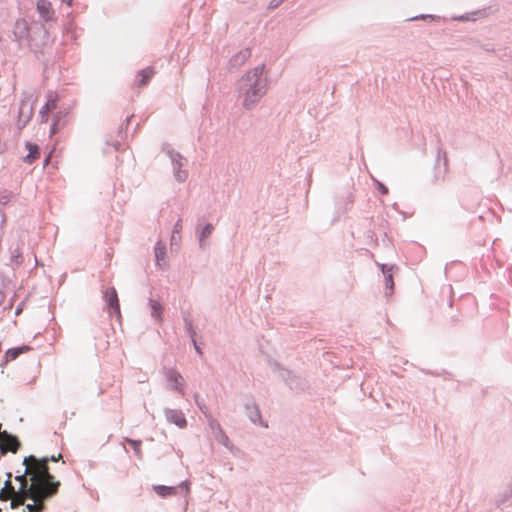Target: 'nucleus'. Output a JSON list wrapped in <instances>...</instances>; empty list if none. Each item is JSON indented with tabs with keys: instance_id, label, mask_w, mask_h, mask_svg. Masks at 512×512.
Segmentation results:
<instances>
[{
	"instance_id": "423d86ee",
	"label": "nucleus",
	"mask_w": 512,
	"mask_h": 512,
	"mask_svg": "<svg viewBox=\"0 0 512 512\" xmlns=\"http://www.w3.org/2000/svg\"><path fill=\"white\" fill-rule=\"evenodd\" d=\"M162 151L168 156L171 161L173 175L178 182H184L188 177V172L182 170L187 160L179 152L175 151L170 144H165Z\"/></svg>"
},
{
	"instance_id": "49530a36",
	"label": "nucleus",
	"mask_w": 512,
	"mask_h": 512,
	"mask_svg": "<svg viewBox=\"0 0 512 512\" xmlns=\"http://www.w3.org/2000/svg\"><path fill=\"white\" fill-rule=\"evenodd\" d=\"M107 145H112V146L115 148V150H117V151H118V150H120V148H121V146H122V145H121V142H120V141H118V140L113 141L112 143L107 142Z\"/></svg>"
},
{
	"instance_id": "bb28decb",
	"label": "nucleus",
	"mask_w": 512,
	"mask_h": 512,
	"mask_svg": "<svg viewBox=\"0 0 512 512\" xmlns=\"http://www.w3.org/2000/svg\"><path fill=\"white\" fill-rule=\"evenodd\" d=\"M149 306H150V310H151V316L153 318H157L158 320H163L162 319V314H163L162 304L159 301L154 300L153 298H150Z\"/></svg>"
},
{
	"instance_id": "37998d69",
	"label": "nucleus",
	"mask_w": 512,
	"mask_h": 512,
	"mask_svg": "<svg viewBox=\"0 0 512 512\" xmlns=\"http://www.w3.org/2000/svg\"><path fill=\"white\" fill-rule=\"evenodd\" d=\"M4 490H12L14 491V487H13V484H12V480L10 479H6L5 482H4V486H3Z\"/></svg>"
},
{
	"instance_id": "39448f33",
	"label": "nucleus",
	"mask_w": 512,
	"mask_h": 512,
	"mask_svg": "<svg viewBox=\"0 0 512 512\" xmlns=\"http://www.w3.org/2000/svg\"><path fill=\"white\" fill-rule=\"evenodd\" d=\"M30 463L33 466V471L29 475H36L39 480H42L46 492L48 494L51 493V498H53L58 493L61 482L56 480L55 476L50 473L48 464Z\"/></svg>"
},
{
	"instance_id": "e433bc0d",
	"label": "nucleus",
	"mask_w": 512,
	"mask_h": 512,
	"mask_svg": "<svg viewBox=\"0 0 512 512\" xmlns=\"http://www.w3.org/2000/svg\"><path fill=\"white\" fill-rule=\"evenodd\" d=\"M375 183H376L377 190L379 191L380 194H382V195L388 194V188L384 183H382L378 180H375Z\"/></svg>"
},
{
	"instance_id": "3c124183",
	"label": "nucleus",
	"mask_w": 512,
	"mask_h": 512,
	"mask_svg": "<svg viewBox=\"0 0 512 512\" xmlns=\"http://www.w3.org/2000/svg\"><path fill=\"white\" fill-rule=\"evenodd\" d=\"M105 323L108 324L109 326H111V328L115 331L116 327L112 321L105 322Z\"/></svg>"
},
{
	"instance_id": "6ab92c4d",
	"label": "nucleus",
	"mask_w": 512,
	"mask_h": 512,
	"mask_svg": "<svg viewBox=\"0 0 512 512\" xmlns=\"http://www.w3.org/2000/svg\"><path fill=\"white\" fill-rule=\"evenodd\" d=\"M152 490L161 498L174 496L178 493L179 486H168L162 484L152 485Z\"/></svg>"
},
{
	"instance_id": "6e6552de",
	"label": "nucleus",
	"mask_w": 512,
	"mask_h": 512,
	"mask_svg": "<svg viewBox=\"0 0 512 512\" xmlns=\"http://www.w3.org/2000/svg\"><path fill=\"white\" fill-rule=\"evenodd\" d=\"M21 448V442L17 435L3 430L0 432V453L6 455L8 452L13 454Z\"/></svg>"
},
{
	"instance_id": "c03bdc74",
	"label": "nucleus",
	"mask_w": 512,
	"mask_h": 512,
	"mask_svg": "<svg viewBox=\"0 0 512 512\" xmlns=\"http://www.w3.org/2000/svg\"><path fill=\"white\" fill-rule=\"evenodd\" d=\"M58 131V120H55L50 126V134L53 135Z\"/></svg>"
},
{
	"instance_id": "79ce46f5",
	"label": "nucleus",
	"mask_w": 512,
	"mask_h": 512,
	"mask_svg": "<svg viewBox=\"0 0 512 512\" xmlns=\"http://www.w3.org/2000/svg\"><path fill=\"white\" fill-rule=\"evenodd\" d=\"M28 121H29V117H27V118H26V119H24V120H22L21 118H19L18 123H17L18 129H19V130L23 129V128L26 126V124L28 123Z\"/></svg>"
},
{
	"instance_id": "5fc2aeb1",
	"label": "nucleus",
	"mask_w": 512,
	"mask_h": 512,
	"mask_svg": "<svg viewBox=\"0 0 512 512\" xmlns=\"http://www.w3.org/2000/svg\"><path fill=\"white\" fill-rule=\"evenodd\" d=\"M63 2H65L67 5H71L72 4V0H62Z\"/></svg>"
},
{
	"instance_id": "ddd939ff",
	"label": "nucleus",
	"mask_w": 512,
	"mask_h": 512,
	"mask_svg": "<svg viewBox=\"0 0 512 512\" xmlns=\"http://www.w3.org/2000/svg\"><path fill=\"white\" fill-rule=\"evenodd\" d=\"M376 265L380 268L381 273L384 276L385 288L389 292H386V295H391L394 290V280H393V272L397 270L398 267L396 265H388L384 263H376Z\"/></svg>"
},
{
	"instance_id": "a211bd4d",
	"label": "nucleus",
	"mask_w": 512,
	"mask_h": 512,
	"mask_svg": "<svg viewBox=\"0 0 512 512\" xmlns=\"http://www.w3.org/2000/svg\"><path fill=\"white\" fill-rule=\"evenodd\" d=\"M166 380L171 384V389L180 394L184 393V380L181 374L175 369H169L166 374Z\"/></svg>"
},
{
	"instance_id": "8fccbe9b",
	"label": "nucleus",
	"mask_w": 512,
	"mask_h": 512,
	"mask_svg": "<svg viewBox=\"0 0 512 512\" xmlns=\"http://www.w3.org/2000/svg\"><path fill=\"white\" fill-rule=\"evenodd\" d=\"M5 298L4 293L0 290V305L2 304L3 300Z\"/></svg>"
},
{
	"instance_id": "0eeeda50",
	"label": "nucleus",
	"mask_w": 512,
	"mask_h": 512,
	"mask_svg": "<svg viewBox=\"0 0 512 512\" xmlns=\"http://www.w3.org/2000/svg\"><path fill=\"white\" fill-rule=\"evenodd\" d=\"M247 401L244 403V412L250 422L256 426L268 428V422L262 419L259 405L256 403L252 395L246 396Z\"/></svg>"
},
{
	"instance_id": "dca6fc26",
	"label": "nucleus",
	"mask_w": 512,
	"mask_h": 512,
	"mask_svg": "<svg viewBox=\"0 0 512 512\" xmlns=\"http://www.w3.org/2000/svg\"><path fill=\"white\" fill-rule=\"evenodd\" d=\"M251 57L250 48H244L234 54L228 61L229 71L238 70Z\"/></svg>"
},
{
	"instance_id": "b1692460",
	"label": "nucleus",
	"mask_w": 512,
	"mask_h": 512,
	"mask_svg": "<svg viewBox=\"0 0 512 512\" xmlns=\"http://www.w3.org/2000/svg\"><path fill=\"white\" fill-rule=\"evenodd\" d=\"M56 107V99L50 97L40 110L41 122L48 121V113Z\"/></svg>"
},
{
	"instance_id": "603ef678",
	"label": "nucleus",
	"mask_w": 512,
	"mask_h": 512,
	"mask_svg": "<svg viewBox=\"0 0 512 512\" xmlns=\"http://www.w3.org/2000/svg\"><path fill=\"white\" fill-rule=\"evenodd\" d=\"M115 324H116L120 329H122V324H123V322L117 321V322H115Z\"/></svg>"
},
{
	"instance_id": "1a4fd4ad",
	"label": "nucleus",
	"mask_w": 512,
	"mask_h": 512,
	"mask_svg": "<svg viewBox=\"0 0 512 512\" xmlns=\"http://www.w3.org/2000/svg\"><path fill=\"white\" fill-rule=\"evenodd\" d=\"M103 299L105 301V306L108 310L109 315L115 316L117 320H121V310H120V303L118 298V293L114 287H109L104 293H103Z\"/></svg>"
},
{
	"instance_id": "f704fd0d",
	"label": "nucleus",
	"mask_w": 512,
	"mask_h": 512,
	"mask_svg": "<svg viewBox=\"0 0 512 512\" xmlns=\"http://www.w3.org/2000/svg\"><path fill=\"white\" fill-rule=\"evenodd\" d=\"M25 466V469L22 473H20V471H17V474L15 475V480L20 482V484L24 483V480L26 477L29 478V467H28V462L26 463Z\"/></svg>"
},
{
	"instance_id": "393cba45",
	"label": "nucleus",
	"mask_w": 512,
	"mask_h": 512,
	"mask_svg": "<svg viewBox=\"0 0 512 512\" xmlns=\"http://www.w3.org/2000/svg\"><path fill=\"white\" fill-rule=\"evenodd\" d=\"M123 442L128 444L132 448L135 456L138 459H142V450H141L142 441L140 439H133V438L125 437L123 439Z\"/></svg>"
},
{
	"instance_id": "7c9ffc66",
	"label": "nucleus",
	"mask_w": 512,
	"mask_h": 512,
	"mask_svg": "<svg viewBox=\"0 0 512 512\" xmlns=\"http://www.w3.org/2000/svg\"><path fill=\"white\" fill-rule=\"evenodd\" d=\"M213 230H214V226L211 223H207L203 226L201 231L197 234L198 241H199L201 247H202L203 241L212 234Z\"/></svg>"
},
{
	"instance_id": "4c0bfd02",
	"label": "nucleus",
	"mask_w": 512,
	"mask_h": 512,
	"mask_svg": "<svg viewBox=\"0 0 512 512\" xmlns=\"http://www.w3.org/2000/svg\"><path fill=\"white\" fill-rule=\"evenodd\" d=\"M388 223L386 221H383V223L380 225V227L383 228V230H385V225H387ZM382 242L384 243V245L388 246L391 244V239L388 237L387 235V232L384 231L383 232V239H382Z\"/></svg>"
},
{
	"instance_id": "a19ab883",
	"label": "nucleus",
	"mask_w": 512,
	"mask_h": 512,
	"mask_svg": "<svg viewBox=\"0 0 512 512\" xmlns=\"http://www.w3.org/2000/svg\"><path fill=\"white\" fill-rule=\"evenodd\" d=\"M284 0H271L268 4V9L277 8Z\"/></svg>"
},
{
	"instance_id": "de8ad7c7",
	"label": "nucleus",
	"mask_w": 512,
	"mask_h": 512,
	"mask_svg": "<svg viewBox=\"0 0 512 512\" xmlns=\"http://www.w3.org/2000/svg\"><path fill=\"white\" fill-rule=\"evenodd\" d=\"M182 229V224H181V220H178L175 225H174V229H173V232H179L180 230Z\"/></svg>"
},
{
	"instance_id": "7ed1b4c3",
	"label": "nucleus",
	"mask_w": 512,
	"mask_h": 512,
	"mask_svg": "<svg viewBox=\"0 0 512 512\" xmlns=\"http://www.w3.org/2000/svg\"><path fill=\"white\" fill-rule=\"evenodd\" d=\"M29 484H20L17 491H14L16 496L22 500H40L48 501L51 499V493L46 492L43 481L39 480L36 475H29Z\"/></svg>"
},
{
	"instance_id": "20e7f679",
	"label": "nucleus",
	"mask_w": 512,
	"mask_h": 512,
	"mask_svg": "<svg viewBox=\"0 0 512 512\" xmlns=\"http://www.w3.org/2000/svg\"><path fill=\"white\" fill-rule=\"evenodd\" d=\"M50 35L44 25H37L33 29L32 38L29 41L28 48L34 53L37 60L46 63L48 60L45 57L44 49L48 45Z\"/></svg>"
},
{
	"instance_id": "4468645a",
	"label": "nucleus",
	"mask_w": 512,
	"mask_h": 512,
	"mask_svg": "<svg viewBox=\"0 0 512 512\" xmlns=\"http://www.w3.org/2000/svg\"><path fill=\"white\" fill-rule=\"evenodd\" d=\"M164 414L169 423L174 424L180 429L186 428L187 420L185 414L181 410L166 408L164 410Z\"/></svg>"
},
{
	"instance_id": "a878e982",
	"label": "nucleus",
	"mask_w": 512,
	"mask_h": 512,
	"mask_svg": "<svg viewBox=\"0 0 512 512\" xmlns=\"http://www.w3.org/2000/svg\"><path fill=\"white\" fill-rule=\"evenodd\" d=\"M60 326L57 321L49 322L48 325L44 329L46 340L51 339L55 340L59 334Z\"/></svg>"
},
{
	"instance_id": "09e8293b",
	"label": "nucleus",
	"mask_w": 512,
	"mask_h": 512,
	"mask_svg": "<svg viewBox=\"0 0 512 512\" xmlns=\"http://www.w3.org/2000/svg\"><path fill=\"white\" fill-rule=\"evenodd\" d=\"M6 499H7V495L5 493V490H4V488H1V490H0V500L4 501Z\"/></svg>"
},
{
	"instance_id": "72a5a7b5",
	"label": "nucleus",
	"mask_w": 512,
	"mask_h": 512,
	"mask_svg": "<svg viewBox=\"0 0 512 512\" xmlns=\"http://www.w3.org/2000/svg\"><path fill=\"white\" fill-rule=\"evenodd\" d=\"M65 36L69 37L71 40L75 41L77 39L76 28L72 23H68L64 28Z\"/></svg>"
},
{
	"instance_id": "4d7b16f0",
	"label": "nucleus",
	"mask_w": 512,
	"mask_h": 512,
	"mask_svg": "<svg viewBox=\"0 0 512 512\" xmlns=\"http://www.w3.org/2000/svg\"><path fill=\"white\" fill-rule=\"evenodd\" d=\"M48 162H49V156H47V157L45 158V160H44V165H47V164H48Z\"/></svg>"
},
{
	"instance_id": "2eb2a0df",
	"label": "nucleus",
	"mask_w": 512,
	"mask_h": 512,
	"mask_svg": "<svg viewBox=\"0 0 512 512\" xmlns=\"http://www.w3.org/2000/svg\"><path fill=\"white\" fill-rule=\"evenodd\" d=\"M36 10L39 17L46 23L53 21L55 18V11L51 2L48 0H38L36 3Z\"/></svg>"
},
{
	"instance_id": "864d4df0",
	"label": "nucleus",
	"mask_w": 512,
	"mask_h": 512,
	"mask_svg": "<svg viewBox=\"0 0 512 512\" xmlns=\"http://www.w3.org/2000/svg\"><path fill=\"white\" fill-rule=\"evenodd\" d=\"M6 477H7V479L11 480L12 479V473L11 472H7L6 473Z\"/></svg>"
},
{
	"instance_id": "f03ea898",
	"label": "nucleus",
	"mask_w": 512,
	"mask_h": 512,
	"mask_svg": "<svg viewBox=\"0 0 512 512\" xmlns=\"http://www.w3.org/2000/svg\"><path fill=\"white\" fill-rule=\"evenodd\" d=\"M267 365L277 373L279 378L296 394L305 392L309 388V382L306 378L295 374L292 370L284 367L280 362L267 356Z\"/></svg>"
},
{
	"instance_id": "9b49d317",
	"label": "nucleus",
	"mask_w": 512,
	"mask_h": 512,
	"mask_svg": "<svg viewBox=\"0 0 512 512\" xmlns=\"http://www.w3.org/2000/svg\"><path fill=\"white\" fill-rule=\"evenodd\" d=\"M207 425L211 429L215 439L224 447L229 448L231 441L225 431L222 429L220 423L213 417L208 416Z\"/></svg>"
},
{
	"instance_id": "4be33fe9",
	"label": "nucleus",
	"mask_w": 512,
	"mask_h": 512,
	"mask_svg": "<svg viewBox=\"0 0 512 512\" xmlns=\"http://www.w3.org/2000/svg\"><path fill=\"white\" fill-rule=\"evenodd\" d=\"M60 457H61L60 453L57 456L52 455L50 457L44 456V457H40V458L31 454V455L24 457V459L22 461V465H26L27 462H37V463H42V464H48L50 461L57 462L60 459Z\"/></svg>"
},
{
	"instance_id": "cd10ccee",
	"label": "nucleus",
	"mask_w": 512,
	"mask_h": 512,
	"mask_svg": "<svg viewBox=\"0 0 512 512\" xmlns=\"http://www.w3.org/2000/svg\"><path fill=\"white\" fill-rule=\"evenodd\" d=\"M46 502L47 501L36 500L35 502L28 503L25 505L23 512H45L47 509Z\"/></svg>"
},
{
	"instance_id": "aec40b11",
	"label": "nucleus",
	"mask_w": 512,
	"mask_h": 512,
	"mask_svg": "<svg viewBox=\"0 0 512 512\" xmlns=\"http://www.w3.org/2000/svg\"><path fill=\"white\" fill-rule=\"evenodd\" d=\"M25 148L28 150V153L23 158L24 162H26L28 164L34 163L40 157L39 146L36 143L26 141Z\"/></svg>"
},
{
	"instance_id": "13d9d810",
	"label": "nucleus",
	"mask_w": 512,
	"mask_h": 512,
	"mask_svg": "<svg viewBox=\"0 0 512 512\" xmlns=\"http://www.w3.org/2000/svg\"><path fill=\"white\" fill-rule=\"evenodd\" d=\"M131 117H132V116H128V117L126 118V122H127V123H129V122H130Z\"/></svg>"
},
{
	"instance_id": "f257e3e1",
	"label": "nucleus",
	"mask_w": 512,
	"mask_h": 512,
	"mask_svg": "<svg viewBox=\"0 0 512 512\" xmlns=\"http://www.w3.org/2000/svg\"><path fill=\"white\" fill-rule=\"evenodd\" d=\"M265 65L260 64L245 72L238 81V96L242 97V107L253 110L267 93L268 80L263 78Z\"/></svg>"
},
{
	"instance_id": "f3484780",
	"label": "nucleus",
	"mask_w": 512,
	"mask_h": 512,
	"mask_svg": "<svg viewBox=\"0 0 512 512\" xmlns=\"http://www.w3.org/2000/svg\"><path fill=\"white\" fill-rule=\"evenodd\" d=\"M30 349H31V347L26 344H22V345H19L16 347H11V348L7 349L4 353L2 360L0 361V366L4 367L9 362L17 359L19 357V355L29 351Z\"/></svg>"
},
{
	"instance_id": "ea45409f",
	"label": "nucleus",
	"mask_w": 512,
	"mask_h": 512,
	"mask_svg": "<svg viewBox=\"0 0 512 512\" xmlns=\"http://www.w3.org/2000/svg\"><path fill=\"white\" fill-rule=\"evenodd\" d=\"M22 499H12L10 501V508L11 509H17L22 504Z\"/></svg>"
},
{
	"instance_id": "2f4dec72",
	"label": "nucleus",
	"mask_w": 512,
	"mask_h": 512,
	"mask_svg": "<svg viewBox=\"0 0 512 512\" xmlns=\"http://www.w3.org/2000/svg\"><path fill=\"white\" fill-rule=\"evenodd\" d=\"M441 17L434 14H418L413 17L407 18L406 21H439Z\"/></svg>"
},
{
	"instance_id": "a18cd8bd",
	"label": "nucleus",
	"mask_w": 512,
	"mask_h": 512,
	"mask_svg": "<svg viewBox=\"0 0 512 512\" xmlns=\"http://www.w3.org/2000/svg\"><path fill=\"white\" fill-rule=\"evenodd\" d=\"M9 201V196L6 192L0 193V203L6 204Z\"/></svg>"
},
{
	"instance_id": "c9c22d12",
	"label": "nucleus",
	"mask_w": 512,
	"mask_h": 512,
	"mask_svg": "<svg viewBox=\"0 0 512 512\" xmlns=\"http://www.w3.org/2000/svg\"><path fill=\"white\" fill-rule=\"evenodd\" d=\"M154 254H155L156 263L160 264V261L163 260L165 257L166 248L164 246L163 247H155Z\"/></svg>"
},
{
	"instance_id": "473e14b6",
	"label": "nucleus",
	"mask_w": 512,
	"mask_h": 512,
	"mask_svg": "<svg viewBox=\"0 0 512 512\" xmlns=\"http://www.w3.org/2000/svg\"><path fill=\"white\" fill-rule=\"evenodd\" d=\"M10 260L17 266H20L22 264L23 256L19 248H16L11 252Z\"/></svg>"
},
{
	"instance_id": "412c9836",
	"label": "nucleus",
	"mask_w": 512,
	"mask_h": 512,
	"mask_svg": "<svg viewBox=\"0 0 512 512\" xmlns=\"http://www.w3.org/2000/svg\"><path fill=\"white\" fill-rule=\"evenodd\" d=\"M155 70L152 67H146L144 69H141L137 73V79L136 84L138 86H146L152 76L154 75Z\"/></svg>"
},
{
	"instance_id": "c85d7f7f",
	"label": "nucleus",
	"mask_w": 512,
	"mask_h": 512,
	"mask_svg": "<svg viewBox=\"0 0 512 512\" xmlns=\"http://www.w3.org/2000/svg\"><path fill=\"white\" fill-rule=\"evenodd\" d=\"M194 400H195V404L197 405L198 409L205 416L206 420H208V416H212V414L210 413L209 408L206 405L204 398H202L199 394H195Z\"/></svg>"
},
{
	"instance_id": "5701e85b",
	"label": "nucleus",
	"mask_w": 512,
	"mask_h": 512,
	"mask_svg": "<svg viewBox=\"0 0 512 512\" xmlns=\"http://www.w3.org/2000/svg\"><path fill=\"white\" fill-rule=\"evenodd\" d=\"M485 13V10H476L469 13H464L461 15H453L451 16L452 21L466 22V21H475L477 16H481Z\"/></svg>"
},
{
	"instance_id": "6e6d98bb",
	"label": "nucleus",
	"mask_w": 512,
	"mask_h": 512,
	"mask_svg": "<svg viewBox=\"0 0 512 512\" xmlns=\"http://www.w3.org/2000/svg\"><path fill=\"white\" fill-rule=\"evenodd\" d=\"M20 310H21V308H20V306H18V307L16 308V310H15V315H18V313L20 312Z\"/></svg>"
},
{
	"instance_id": "f8f14e48",
	"label": "nucleus",
	"mask_w": 512,
	"mask_h": 512,
	"mask_svg": "<svg viewBox=\"0 0 512 512\" xmlns=\"http://www.w3.org/2000/svg\"><path fill=\"white\" fill-rule=\"evenodd\" d=\"M195 322H184V329L186 334L189 336L190 341L194 347L195 352L199 355H203V342L201 341L202 336L198 334L197 327L194 325Z\"/></svg>"
},
{
	"instance_id": "c756f323",
	"label": "nucleus",
	"mask_w": 512,
	"mask_h": 512,
	"mask_svg": "<svg viewBox=\"0 0 512 512\" xmlns=\"http://www.w3.org/2000/svg\"><path fill=\"white\" fill-rule=\"evenodd\" d=\"M421 371L426 375H431L435 377H443L444 380H451L453 375L449 371L442 369L441 371L438 370H430V369H421Z\"/></svg>"
},
{
	"instance_id": "58836bf2",
	"label": "nucleus",
	"mask_w": 512,
	"mask_h": 512,
	"mask_svg": "<svg viewBox=\"0 0 512 512\" xmlns=\"http://www.w3.org/2000/svg\"><path fill=\"white\" fill-rule=\"evenodd\" d=\"M177 486H179V489L183 490L185 494L190 492V482L187 479L181 481Z\"/></svg>"
},
{
	"instance_id": "9d476101",
	"label": "nucleus",
	"mask_w": 512,
	"mask_h": 512,
	"mask_svg": "<svg viewBox=\"0 0 512 512\" xmlns=\"http://www.w3.org/2000/svg\"><path fill=\"white\" fill-rule=\"evenodd\" d=\"M33 29H30L25 19L16 20L13 27V40L18 42L19 46L25 42L29 46V41L32 38Z\"/></svg>"
}]
</instances>
